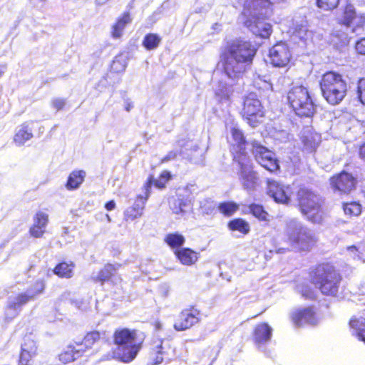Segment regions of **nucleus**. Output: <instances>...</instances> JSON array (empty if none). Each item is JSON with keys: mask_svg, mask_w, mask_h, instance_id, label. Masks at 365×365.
Here are the masks:
<instances>
[{"mask_svg": "<svg viewBox=\"0 0 365 365\" xmlns=\"http://www.w3.org/2000/svg\"><path fill=\"white\" fill-rule=\"evenodd\" d=\"M309 283H304L300 288V294L308 300L317 298V289L322 295L336 297L343 279L340 271L329 262H322L309 267L307 272Z\"/></svg>", "mask_w": 365, "mask_h": 365, "instance_id": "nucleus-1", "label": "nucleus"}, {"mask_svg": "<svg viewBox=\"0 0 365 365\" xmlns=\"http://www.w3.org/2000/svg\"><path fill=\"white\" fill-rule=\"evenodd\" d=\"M257 49L247 41L237 39L227 44L220 54V63L226 75L239 78L252 63Z\"/></svg>", "mask_w": 365, "mask_h": 365, "instance_id": "nucleus-2", "label": "nucleus"}, {"mask_svg": "<svg viewBox=\"0 0 365 365\" xmlns=\"http://www.w3.org/2000/svg\"><path fill=\"white\" fill-rule=\"evenodd\" d=\"M230 133L233 140L230 145L232 161L239 167L244 187L251 189L255 185L256 177L252 159L247 150L248 142L242 130L237 128L232 127Z\"/></svg>", "mask_w": 365, "mask_h": 365, "instance_id": "nucleus-3", "label": "nucleus"}, {"mask_svg": "<svg viewBox=\"0 0 365 365\" xmlns=\"http://www.w3.org/2000/svg\"><path fill=\"white\" fill-rule=\"evenodd\" d=\"M112 339L116 346L113 351V358L128 364L136 358L143 348L145 334L137 329L118 328L114 331Z\"/></svg>", "mask_w": 365, "mask_h": 365, "instance_id": "nucleus-4", "label": "nucleus"}, {"mask_svg": "<svg viewBox=\"0 0 365 365\" xmlns=\"http://www.w3.org/2000/svg\"><path fill=\"white\" fill-rule=\"evenodd\" d=\"M296 195L297 207L304 218L313 224L322 223L324 219V198L306 187H299Z\"/></svg>", "mask_w": 365, "mask_h": 365, "instance_id": "nucleus-5", "label": "nucleus"}, {"mask_svg": "<svg viewBox=\"0 0 365 365\" xmlns=\"http://www.w3.org/2000/svg\"><path fill=\"white\" fill-rule=\"evenodd\" d=\"M319 85L322 96L331 106L341 103L347 95L346 81L339 72L326 71L322 75Z\"/></svg>", "mask_w": 365, "mask_h": 365, "instance_id": "nucleus-6", "label": "nucleus"}, {"mask_svg": "<svg viewBox=\"0 0 365 365\" xmlns=\"http://www.w3.org/2000/svg\"><path fill=\"white\" fill-rule=\"evenodd\" d=\"M287 101L295 113L301 117H312L315 113V106L307 87L296 86L287 93Z\"/></svg>", "mask_w": 365, "mask_h": 365, "instance_id": "nucleus-7", "label": "nucleus"}, {"mask_svg": "<svg viewBox=\"0 0 365 365\" xmlns=\"http://www.w3.org/2000/svg\"><path fill=\"white\" fill-rule=\"evenodd\" d=\"M240 113L242 118L252 128L261 125L266 116L265 108L254 92L245 96Z\"/></svg>", "mask_w": 365, "mask_h": 365, "instance_id": "nucleus-8", "label": "nucleus"}, {"mask_svg": "<svg viewBox=\"0 0 365 365\" xmlns=\"http://www.w3.org/2000/svg\"><path fill=\"white\" fill-rule=\"evenodd\" d=\"M250 145L255 159L262 167L272 174L280 173L278 159L267 147L256 140H252Z\"/></svg>", "mask_w": 365, "mask_h": 365, "instance_id": "nucleus-9", "label": "nucleus"}, {"mask_svg": "<svg viewBox=\"0 0 365 365\" xmlns=\"http://www.w3.org/2000/svg\"><path fill=\"white\" fill-rule=\"evenodd\" d=\"M336 23L346 28H351L353 32L364 29L365 27V14H358L354 5L344 4L336 19Z\"/></svg>", "mask_w": 365, "mask_h": 365, "instance_id": "nucleus-10", "label": "nucleus"}, {"mask_svg": "<svg viewBox=\"0 0 365 365\" xmlns=\"http://www.w3.org/2000/svg\"><path fill=\"white\" fill-rule=\"evenodd\" d=\"M329 185L334 192L340 195H348L356 190L357 178L352 173L344 170L329 178Z\"/></svg>", "mask_w": 365, "mask_h": 365, "instance_id": "nucleus-11", "label": "nucleus"}, {"mask_svg": "<svg viewBox=\"0 0 365 365\" xmlns=\"http://www.w3.org/2000/svg\"><path fill=\"white\" fill-rule=\"evenodd\" d=\"M289 240L294 249L299 252H308L313 250L317 244V237L309 230L300 227L292 232Z\"/></svg>", "mask_w": 365, "mask_h": 365, "instance_id": "nucleus-12", "label": "nucleus"}, {"mask_svg": "<svg viewBox=\"0 0 365 365\" xmlns=\"http://www.w3.org/2000/svg\"><path fill=\"white\" fill-rule=\"evenodd\" d=\"M268 58L273 67L284 68L291 63L293 55L289 46L285 42L279 41L269 48Z\"/></svg>", "mask_w": 365, "mask_h": 365, "instance_id": "nucleus-13", "label": "nucleus"}, {"mask_svg": "<svg viewBox=\"0 0 365 365\" xmlns=\"http://www.w3.org/2000/svg\"><path fill=\"white\" fill-rule=\"evenodd\" d=\"M201 320V312L195 306L183 309L175 319L173 327L176 331H185L198 324Z\"/></svg>", "mask_w": 365, "mask_h": 365, "instance_id": "nucleus-14", "label": "nucleus"}, {"mask_svg": "<svg viewBox=\"0 0 365 365\" xmlns=\"http://www.w3.org/2000/svg\"><path fill=\"white\" fill-rule=\"evenodd\" d=\"M175 348L169 339H155L150 346V355L153 364H161L165 359L174 355Z\"/></svg>", "mask_w": 365, "mask_h": 365, "instance_id": "nucleus-15", "label": "nucleus"}, {"mask_svg": "<svg viewBox=\"0 0 365 365\" xmlns=\"http://www.w3.org/2000/svg\"><path fill=\"white\" fill-rule=\"evenodd\" d=\"M292 322L297 327L305 325H316L318 323L317 311L314 306L302 307L290 314Z\"/></svg>", "mask_w": 365, "mask_h": 365, "instance_id": "nucleus-16", "label": "nucleus"}, {"mask_svg": "<svg viewBox=\"0 0 365 365\" xmlns=\"http://www.w3.org/2000/svg\"><path fill=\"white\" fill-rule=\"evenodd\" d=\"M245 26L255 34L262 38H268L272 34V25L257 16H252L245 20Z\"/></svg>", "mask_w": 365, "mask_h": 365, "instance_id": "nucleus-17", "label": "nucleus"}, {"mask_svg": "<svg viewBox=\"0 0 365 365\" xmlns=\"http://www.w3.org/2000/svg\"><path fill=\"white\" fill-rule=\"evenodd\" d=\"M173 178L171 173L167 170H163L158 179H155L153 175H150L143 185V194L150 197L151 187L153 185L158 190H163L166 187L168 182Z\"/></svg>", "mask_w": 365, "mask_h": 365, "instance_id": "nucleus-18", "label": "nucleus"}, {"mask_svg": "<svg viewBox=\"0 0 365 365\" xmlns=\"http://www.w3.org/2000/svg\"><path fill=\"white\" fill-rule=\"evenodd\" d=\"M33 220L34 222L29 230V233L34 238H41L46 233L49 216L46 212L38 210L34 214Z\"/></svg>", "mask_w": 365, "mask_h": 365, "instance_id": "nucleus-19", "label": "nucleus"}, {"mask_svg": "<svg viewBox=\"0 0 365 365\" xmlns=\"http://www.w3.org/2000/svg\"><path fill=\"white\" fill-rule=\"evenodd\" d=\"M148 200V195L144 194L136 195L134 204L128 207L124 212L123 217L125 221L131 222L141 217Z\"/></svg>", "mask_w": 365, "mask_h": 365, "instance_id": "nucleus-20", "label": "nucleus"}, {"mask_svg": "<svg viewBox=\"0 0 365 365\" xmlns=\"http://www.w3.org/2000/svg\"><path fill=\"white\" fill-rule=\"evenodd\" d=\"M272 329L267 322L255 325L252 331V340L255 344L260 346L269 341L272 338Z\"/></svg>", "mask_w": 365, "mask_h": 365, "instance_id": "nucleus-21", "label": "nucleus"}, {"mask_svg": "<svg viewBox=\"0 0 365 365\" xmlns=\"http://www.w3.org/2000/svg\"><path fill=\"white\" fill-rule=\"evenodd\" d=\"M267 191L269 195L276 201L280 203H288L290 198L284 187L278 182L267 179Z\"/></svg>", "mask_w": 365, "mask_h": 365, "instance_id": "nucleus-22", "label": "nucleus"}, {"mask_svg": "<svg viewBox=\"0 0 365 365\" xmlns=\"http://www.w3.org/2000/svg\"><path fill=\"white\" fill-rule=\"evenodd\" d=\"M120 264H113L111 263H106L98 271L97 276L93 277L94 282H98L101 285L106 282H113V278L115 276L116 271Z\"/></svg>", "mask_w": 365, "mask_h": 365, "instance_id": "nucleus-23", "label": "nucleus"}, {"mask_svg": "<svg viewBox=\"0 0 365 365\" xmlns=\"http://www.w3.org/2000/svg\"><path fill=\"white\" fill-rule=\"evenodd\" d=\"M174 255L180 262L185 266L193 265L199 259V253L189 247L175 250Z\"/></svg>", "mask_w": 365, "mask_h": 365, "instance_id": "nucleus-24", "label": "nucleus"}, {"mask_svg": "<svg viewBox=\"0 0 365 365\" xmlns=\"http://www.w3.org/2000/svg\"><path fill=\"white\" fill-rule=\"evenodd\" d=\"M101 337L102 335L99 331L92 330L86 332L83 338L79 341H76V343L81 350H83L84 354L92 349L94 344L101 340Z\"/></svg>", "mask_w": 365, "mask_h": 365, "instance_id": "nucleus-25", "label": "nucleus"}, {"mask_svg": "<svg viewBox=\"0 0 365 365\" xmlns=\"http://www.w3.org/2000/svg\"><path fill=\"white\" fill-rule=\"evenodd\" d=\"M33 136L32 129L26 122H24L20 125V128L14 133L13 141L16 145L21 146L24 145L26 142L30 140Z\"/></svg>", "mask_w": 365, "mask_h": 365, "instance_id": "nucleus-26", "label": "nucleus"}, {"mask_svg": "<svg viewBox=\"0 0 365 365\" xmlns=\"http://www.w3.org/2000/svg\"><path fill=\"white\" fill-rule=\"evenodd\" d=\"M83 355V350L75 344L69 345L59 354V360L63 364H68L74 361Z\"/></svg>", "mask_w": 365, "mask_h": 365, "instance_id": "nucleus-27", "label": "nucleus"}, {"mask_svg": "<svg viewBox=\"0 0 365 365\" xmlns=\"http://www.w3.org/2000/svg\"><path fill=\"white\" fill-rule=\"evenodd\" d=\"M75 266V263L72 261H61L56 264L53 272L59 278L70 279L73 276Z\"/></svg>", "mask_w": 365, "mask_h": 365, "instance_id": "nucleus-28", "label": "nucleus"}, {"mask_svg": "<svg viewBox=\"0 0 365 365\" xmlns=\"http://www.w3.org/2000/svg\"><path fill=\"white\" fill-rule=\"evenodd\" d=\"M36 355V345L34 343L30 346H28V344H26L20 351L18 365H31L33 359Z\"/></svg>", "mask_w": 365, "mask_h": 365, "instance_id": "nucleus-29", "label": "nucleus"}, {"mask_svg": "<svg viewBox=\"0 0 365 365\" xmlns=\"http://www.w3.org/2000/svg\"><path fill=\"white\" fill-rule=\"evenodd\" d=\"M86 178V172L83 170H75L72 171L66 182V187L68 190H73L78 188L83 182Z\"/></svg>", "mask_w": 365, "mask_h": 365, "instance_id": "nucleus-30", "label": "nucleus"}, {"mask_svg": "<svg viewBox=\"0 0 365 365\" xmlns=\"http://www.w3.org/2000/svg\"><path fill=\"white\" fill-rule=\"evenodd\" d=\"M350 328L354 331V336L365 344V318L352 317L349 321Z\"/></svg>", "mask_w": 365, "mask_h": 365, "instance_id": "nucleus-31", "label": "nucleus"}, {"mask_svg": "<svg viewBox=\"0 0 365 365\" xmlns=\"http://www.w3.org/2000/svg\"><path fill=\"white\" fill-rule=\"evenodd\" d=\"M249 213L260 222H269V215L264 207L258 203L252 202L248 205Z\"/></svg>", "mask_w": 365, "mask_h": 365, "instance_id": "nucleus-32", "label": "nucleus"}, {"mask_svg": "<svg viewBox=\"0 0 365 365\" xmlns=\"http://www.w3.org/2000/svg\"><path fill=\"white\" fill-rule=\"evenodd\" d=\"M227 228L232 232L237 231L246 235L250 231V227L247 221L241 217L234 218L227 222Z\"/></svg>", "mask_w": 365, "mask_h": 365, "instance_id": "nucleus-33", "label": "nucleus"}, {"mask_svg": "<svg viewBox=\"0 0 365 365\" xmlns=\"http://www.w3.org/2000/svg\"><path fill=\"white\" fill-rule=\"evenodd\" d=\"M164 242L171 249L175 250L182 248V247L185 242V237L178 232H170L165 236Z\"/></svg>", "mask_w": 365, "mask_h": 365, "instance_id": "nucleus-34", "label": "nucleus"}, {"mask_svg": "<svg viewBox=\"0 0 365 365\" xmlns=\"http://www.w3.org/2000/svg\"><path fill=\"white\" fill-rule=\"evenodd\" d=\"M240 205L234 201H224L218 203L217 209L225 217H229L235 214L239 210Z\"/></svg>", "mask_w": 365, "mask_h": 365, "instance_id": "nucleus-35", "label": "nucleus"}, {"mask_svg": "<svg viewBox=\"0 0 365 365\" xmlns=\"http://www.w3.org/2000/svg\"><path fill=\"white\" fill-rule=\"evenodd\" d=\"M292 35L302 41H306L312 37V31L307 24H297L292 29Z\"/></svg>", "mask_w": 365, "mask_h": 365, "instance_id": "nucleus-36", "label": "nucleus"}, {"mask_svg": "<svg viewBox=\"0 0 365 365\" xmlns=\"http://www.w3.org/2000/svg\"><path fill=\"white\" fill-rule=\"evenodd\" d=\"M161 40L162 38L158 34L148 33L144 36L142 45L147 50H154L158 47Z\"/></svg>", "mask_w": 365, "mask_h": 365, "instance_id": "nucleus-37", "label": "nucleus"}, {"mask_svg": "<svg viewBox=\"0 0 365 365\" xmlns=\"http://www.w3.org/2000/svg\"><path fill=\"white\" fill-rule=\"evenodd\" d=\"M190 202L187 199L178 198L175 200L171 205V210L173 214L182 215L186 213L185 208L189 206Z\"/></svg>", "mask_w": 365, "mask_h": 365, "instance_id": "nucleus-38", "label": "nucleus"}, {"mask_svg": "<svg viewBox=\"0 0 365 365\" xmlns=\"http://www.w3.org/2000/svg\"><path fill=\"white\" fill-rule=\"evenodd\" d=\"M31 300H34L31 298V296H30L26 292L20 293L17 294L14 300L9 304V307L12 309H16L25 305Z\"/></svg>", "mask_w": 365, "mask_h": 365, "instance_id": "nucleus-39", "label": "nucleus"}, {"mask_svg": "<svg viewBox=\"0 0 365 365\" xmlns=\"http://www.w3.org/2000/svg\"><path fill=\"white\" fill-rule=\"evenodd\" d=\"M342 207L344 213L349 216H358L361 212V205L358 202H344Z\"/></svg>", "mask_w": 365, "mask_h": 365, "instance_id": "nucleus-40", "label": "nucleus"}, {"mask_svg": "<svg viewBox=\"0 0 365 365\" xmlns=\"http://www.w3.org/2000/svg\"><path fill=\"white\" fill-rule=\"evenodd\" d=\"M45 289V282L43 279L35 281L26 290V293L34 299L38 295L42 294Z\"/></svg>", "mask_w": 365, "mask_h": 365, "instance_id": "nucleus-41", "label": "nucleus"}, {"mask_svg": "<svg viewBox=\"0 0 365 365\" xmlns=\"http://www.w3.org/2000/svg\"><path fill=\"white\" fill-rule=\"evenodd\" d=\"M341 0H315L316 6L322 11H331L340 4Z\"/></svg>", "mask_w": 365, "mask_h": 365, "instance_id": "nucleus-42", "label": "nucleus"}, {"mask_svg": "<svg viewBox=\"0 0 365 365\" xmlns=\"http://www.w3.org/2000/svg\"><path fill=\"white\" fill-rule=\"evenodd\" d=\"M356 94L357 100L365 106V78H360L357 81Z\"/></svg>", "mask_w": 365, "mask_h": 365, "instance_id": "nucleus-43", "label": "nucleus"}, {"mask_svg": "<svg viewBox=\"0 0 365 365\" xmlns=\"http://www.w3.org/2000/svg\"><path fill=\"white\" fill-rule=\"evenodd\" d=\"M349 37L345 32L340 34L339 31H334L331 34V40L340 46H345L349 43Z\"/></svg>", "mask_w": 365, "mask_h": 365, "instance_id": "nucleus-44", "label": "nucleus"}, {"mask_svg": "<svg viewBox=\"0 0 365 365\" xmlns=\"http://www.w3.org/2000/svg\"><path fill=\"white\" fill-rule=\"evenodd\" d=\"M131 22V17L130 13L128 11L123 12L120 16H119L115 22L119 26L124 29L125 26Z\"/></svg>", "mask_w": 365, "mask_h": 365, "instance_id": "nucleus-45", "label": "nucleus"}, {"mask_svg": "<svg viewBox=\"0 0 365 365\" xmlns=\"http://www.w3.org/2000/svg\"><path fill=\"white\" fill-rule=\"evenodd\" d=\"M51 106L56 111H59L64 108L66 100L63 98H55L51 101Z\"/></svg>", "mask_w": 365, "mask_h": 365, "instance_id": "nucleus-46", "label": "nucleus"}, {"mask_svg": "<svg viewBox=\"0 0 365 365\" xmlns=\"http://www.w3.org/2000/svg\"><path fill=\"white\" fill-rule=\"evenodd\" d=\"M355 50L357 53L365 55V38H361L356 41L355 44Z\"/></svg>", "mask_w": 365, "mask_h": 365, "instance_id": "nucleus-47", "label": "nucleus"}, {"mask_svg": "<svg viewBox=\"0 0 365 365\" xmlns=\"http://www.w3.org/2000/svg\"><path fill=\"white\" fill-rule=\"evenodd\" d=\"M123 29L119 26L117 24L114 23L112 26L111 37L113 38H119L123 34Z\"/></svg>", "mask_w": 365, "mask_h": 365, "instance_id": "nucleus-48", "label": "nucleus"}, {"mask_svg": "<svg viewBox=\"0 0 365 365\" xmlns=\"http://www.w3.org/2000/svg\"><path fill=\"white\" fill-rule=\"evenodd\" d=\"M358 155L361 160H365V142L359 145Z\"/></svg>", "mask_w": 365, "mask_h": 365, "instance_id": "nucleus-49", "label": "nucleus"}, {"mask_svg": "<svg viewBox=\"0 0 365 365\" xmlns=\"http://www.w3.org/2000/svg\"><path fill=\"white\" fill-rule=\"evenodd\" d=\"M176 157L177 153L175 152L171 151L161 159V163L168 162L172 159H175Z\"/></svg>", "mask_w": 365, "mask_h": 365, "instance_id": "nucleus-50", "label": "nucleus"}, {"mask_svg": "<svg viewBox=\"0 0 365 365\" xmlns=\"http://www.w3.org/2000/svg\"><path fill=\"white\" fill-rule=\"evenodd\" d=\"M104 207L108 211H111L115 208V202L113 200H110L105 204Z\"/></svg>", "mask_w": 365, "mask_h": 365, "instance_id": "nucleus-51", "label": "nucleus"}, {"mask_svg": "<svg viewBox=\"0 0 365 365\" xmlns=\"http://www.w3.org/2000/svg\"><path fill=\"white\" fill-rule=\"evenodd\" d=\"M303 142H304V146L307 148H313L314 145L311 143H309L308 142V139L307 137H304V139H303Z\"/></svg>", "mask_w": 365, "mask_h": 365, "instance_id": "nucleus-52", "label": "nucleus"}, {"mask_svg": "<svg viewBox=\"0 0 365 365\" xmlns=\"http://www.w3.org/2000/svg\"><path fill=\"white\" fill-rule=\"evenodd\" d=\"M2 75V72L0 71V77Z\"/></svg>", "mask_w": 365, "mask_h": 365, "instance_id": "nucleus-53", "label": "nucleus"}, {"mask_svg": "<svg viewBox=\"0 0 365 365\" xmlns=\"http://www.w3.org/2000/svg\"><path fill=\"white\" fill-rule=\"evenodd\" d=\"M226 98H227V99H228V98H229V95H227Z\"/></svg>", "mask_w": 365, "mask_h": 365, "instance_id": "nucleus-54", "label": "nucleus"}, {"mask_svg": "<svg viewBox=\"0 0 365 365\" xmlns=\"http://www.w3.org/2000/svg\"><path fill=\"white\" fill-rule=\"evenodd\" d=\"M41 1L46 2L47 0H41Z\"/></svg>", "mask_w": 365, "mask_h": 365, "instance_id": "nucleus-55", "label": "nucleus"}]
</instances>
